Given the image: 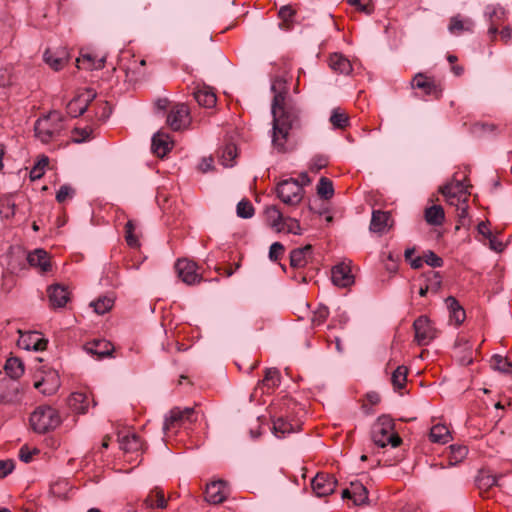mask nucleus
Segmentation results:
<instances>
[{
  "label": "nucleus",
  "instance_id": "obj_1",
  "mask_svg": "<svg viewBox=\"0 0 512 512\" xmlns=\"http://www.w3.org/2000/svg\"><path fill=\"white\" fill-rule=\"evenodd\" d=\"M271 90L274 92L271 105L272 146L278 153H287L293 150L289 144L290 134L301 126V111L294 102L287 100L288 88L283 78H275Z\"/></svg>",
  "mask_w": 512,
  "mask_h": 512
},
{
  "label": "nucleus",
  "instance_id": "obj_2",
  "mask_svg": "<svg viewBox=\"0 0 512 512\" xmlns=\"http://www.w3.org/2000/svg\"><path fill=\"white\" fill-rule=\"evenodd\" d=\"M64 130V117L58 111H51L40 117L34 124L35 137L48 144L57 140Z\"/></svg>",
  "mask_w": 512,
  "mask_h": 512
},
{
  "label": "nucleus",
  "instance_id": "obj_3",
  "mask_svg": "<svg viewBox=\"0 0 512 512\" xmlns=\"http://www.w3.org/2000/svg\"><path fill=\"white\" fill-rule=\"evenodd\" d=\"M371 439L375 445L381 448L388 444L395 448L402 443L401 437L395 432L394 420L388 415L378 417L372 425Z\"/></svg>",
  "mask_w": 512,
  "mask_h": 512
},
{
  "label": "nucleus",
  "instance_id": "obj_4",
  "mask_svg": "<svg viewBox=\"0 0 512 512\" xmlns=\"http://www.w3.org/2000/svg\"><path fill=\"white\" fill-rule=\"evenodd\" d=\"M61 423L58 411L50 406H39L30 416V424L33 430L43 434L53 430Z\"/></svg>",
  "mask_w": 512,
  "mask_h": 512
},
{
  "label": "nucleus",
  "instance_id": "obj_5",
  "mask_svg": "<svg viewBox=\"0 0 512 512\" xmlns=\"http://www.w3.org/2000/svg\"><path fill=\"white\" fill-rule=\"evenodd\" d=\"M278 198L287 205L295 206L303 198L304 190L298 180L290 178L281 181L277 186Z\"/></svg>",
  "mask_w": 512,
  "mask_h": 512
},
{
  "label": "nucleus",
  "instance_id": "obj_6",
  "mask_svg": "<svg viewBox=\"0 0 512 512\" xmlns=\"http://www.w3.org/2000/svg\"><path fill=\"white\" fill-rule=\"evenodd\" d=\"M197 420L195 410L192 407H174L165 417L163 430L165 432L177 429L186 423H193Z\"/></svg>",
  "mask_w": 512,
  "mask_h": 512
},
{
  "label": "nucleus",
  "instance_id": "obj_7",
  "mask_svg": "<svg viewBox=\"0 0 512 512\" xmlns=\"http://www.w3.org/2000/svg\"><path fill=\"white\" fill-rule=\"evenodd\" d=\"M413 329L415 333L414 340L419 346H426L437 337V329L425 315L419 316L414 321Z\"/></svg>",
  "mask_w": 512,
  "mask_h": 512
},
{
  "label": "nucleus",
  "instance_id": "obj_8",
  "mask_svg": "<svg viewBox=\"0 0 512 512\" xmlns=\"http://www.w3.org/2000/svg\"><path fill=\"white\" fill-rule=\"evenodd\" d=\"M23 394V389L17 381L8 378L0 379V404H18L21 402Z\"/></svg>",
  "mask_w": 512,
  "mask_h": 512
},
{
  "label": "nucleus",
  "instance_id": "obj_9",
  "mask_svg": "<svg viewBox=\"0 0 512 512\" xmlns=\"http://www.w3.org/2000/svg\"><path fill=\"white\" fill-rule=\"evenodd\" d=\"M440 193L451 206H459L463 201L468 202L470 193L462 181L456 180L440 188Z\"/></svg>",
  "mask_w": 512,
  "mask_h": 512
},
{
  "label": "nucleus",
  "instance_id": "obj_10",
  "mask_svg": "<svg viewBox=\"0 0 512 512\" xmlns=\"http://www.w3.org/2000/svg\"><path fill=\"white\" fill-rule=\"evenodd\" d=\"M199 267L189 259H178L175 263V270L178 277L187 285H195L202 281V276L198 273Z\"/></svg>",
  "mask_w": 512,
  "mask_h": 512
},
{
  "label": "nucleus",
  "instance_id": "obj_11",
  "mask_svg": "<svg viewBox=\"0 0 512 512\" xmlns=\"http://www.w3.org/2000/svg\"><path fill=\"white\" fill-rule=\"evenodd\" d=\"M411 86L412 88L423 90L425 95L433 96L435 99H440L443 94L441 83L423 73H417L413 77Z\"/></svg>",
  "mask_w": 512,
  "mask_h": 512
},
{
  "label": "nucleus",
  "instance_id": "obj_12",
  "mask_svg": "<svg viewBox=\"0 0 512 512\" xmlns=\"http://www.w3.org/2000/svg\"><path fill=\"white\" fill-rule=\"evenodd\" d=\"M190 122V111L184 103L174 105L167 115V124L174 131L187 128Z\"/></svg>",
  "mask_w": 512,
  "mask_h": 512
},
{
  "label": "nucleus",
  "instance_id": "obj_13",
  "mask_svg": "<svg viewBox=\"0 0 512 512\" xmlns=\"http://www.w3.org/2000/svg\"><path fill=\"white\" fill-rule=\"evenodd\" d=\"M97 93L93 89H86L83 93L74 97L66 106L67 113L71 117L83 115L89 104L96 98Z\"/></svg>",
  "mask_w": 512,
  "mask_h": 512
},
{
  "label": "nucleus",
  "instance_id": "obj_14",
  "mask_svg": "<svg viewBox=\"0 0 512 512\" xmlns=\"http://www.w3.org/2000/svg\"><path fill=\"white\" fill-rule=\"evenodd\" d=\"M337 480L333 475L318 473L311 482L314 493L319 497L332 494L335 491Z\"/></svg>",
  "mask_w": 512,
  "mask_h": 512
},
{
  "label": "nucleus",
  "instance_id": "obj_15",
  "mask_svg": "<svg viewBox=\"0 0 512 512\" xmlns=\"http://www.w3.org/2000/svg\"><path fill=\"white\" fill-rule=\"evenodd\" d=\"M20 337L17 341L18 347L25 350L42 351L46 349L48 341L41 337V334L36 331H29L22 333L19 330Z\"/></svg>",
  "mask_w": 512,
  "mask_h": 512
},
{
  "label": "nucleus",
  "instance_id": "obj_16",
  "mask_svg": "<svg viewBox=\"0 0 512 512\" xmlns=\"http://www.w3.org/2000/svg\"><path fill=\"white\" fill-rule=\"evenodd\" d=\"M229 490L226 482L223 480L213 481L207 484L205 489V499L211 504H220L228 497Z\"/></svg>",
  "mask_w": 512,
  "mask_h": 512
},
{
  "label": "nucleus",
  "instance_id": "obj_17",
  "mask_svg": "<svg viewBox=\"0 0 512 512\" xmlns=\"http://www.w3.org/2000/svg\"><path fill=\"white\" fill-rule=\"evenodd\" d=\"M50 306L54 309L63 308L70 300V292L67 286L54 284L47 288Z\"/></svg>",
  "mask_w": 512,
  "mask_h": 512
},
{
  "label": "nucleus",
  "instance_id": "obj_18",
  "mask_svg": "<svg viewBox=\"0 0 512 512\" xmlns=\"http://www.w3.org/2000/svg\"><path fill=\"white\" fill-rule=\"evenodd\" d=\"M393 226L391 213L388 211L374 210L372 212L370 230L374 233L383 234Z\"/></svg>",
  "mask_w": 512,
  "mask_h": 512
},
{
  "label": "nucleus",
  "instance_id": "obj_19",
  "mask_svg": "<svg viewBox=\"0 0 512 512\" xmlns=\"http://www.w3.org/2000/svg\"><path fill=\"white\" fill-rule=\"evenodd\" d=\"M332 282L334 285L346 288L354 283V276L348 264L340 263L332 268Z\"/></svg>",
  "mask_w": 512,
  "mask_h": 512
},
{
  "label": "nucleus",
  "instance_id": "obj_20",
  "mask_svg": "<svg viewBox=\"0 0 512 512\" xmlns=\"http://www.w3.org/2000/svg\"><path fill=\"white\" fill-rule=\"evenodd\" d=\"M84 349L98 359L110 356L114 351L113 344L105 339H94L84 345Z\"/></svg>",
  "mask_w": 512,
  "mask_h": 512
},
{
  "label": "nucleus",
  "instance_id": "obj_21",
  "mask_svg": "<svg viewBox=\"0 0 512 512\" xmlns=\"http://www.w3.org/2000/svg\"><path fill=\"white\" fill-rule=\"evenodd\" d=\"M27 261L30 266L38 268L42 273L49 272L52 267L49 254L41 248L30 252Z\"/></svg>",
  "mask_w": 512,
  "mask_h": 512
},
{
  "label": "nucleus",
  "instance_id": "obj_22",
  "mask_svg": "<svg viewBox=\"0 0 512 512\" xmlns=\"http://www.w3.org/2000/svg\"><path fill=\"white\" fill-rule=\"evenodd\" d=\"M43 58L46 64H48L53 70L59 71L66 65L69 56L65 49H57L55 51L47 49L44 52Z\"/></svg>",
  "mask_w": 512,
  "mask_h": 512
},
{
  "label": "nucleus",
  "instance_id": "obj_23",
  "mask_svg": "<svg viewBox=\"0 0 512 512\" xmlns=\"http://www.w3.org/2000/svg\"><path fill=\"white\" fill-rule=\"evenodd\" d=\"M502 474H494L489 469H481L476 477V485L481 493L489 491L492 487L498 486V480Z\"/></svg>",
  "mask_w": 512,
  "mask_h": 512
},
{
  "label": "nucleus",
  "instance_id": "obj_24",
  "mask_svg": "<svg viewBox=\"0 0 512 512\" xmlns=\"http://www.w3.org/2000/svg\"><path fill=\"white\" fill-rule=\"evenodd\" d=\"M143 505L147 509H165L167 507V500L165 499L164 491L159 487H155L143 500Z\"/></svg>",
  "mask_w": 512,
  "mask_h": 512
},
{
  "label": "nucleus",
  "instance_id": "obj_25",
  "mask_svg": "<svg viewBox=\"0 0 512 512\" xmlns=\"http://www.w3.org/2000/svg\"><path fill=\"white\" fill-rule=\"evenodd\" d=\"M489 17L490 26L488 28V36L491 42L497 38L498 28L505 17V11L501 7H493L490 12H487Z\"/></svg>",
  "mask_w": 512,
  "mask_h": 512
},
{
  "label": "nucleus",
  "instance_id": "obj_26",
  "mask_svg": "<svg viewBox=\"0 0 512 512\" xmlns=\"http://www.w3.org/2000/svg\"><path fill=\"white\" fill-rule=\"evenodd\" d=\"M172 148L169 136L162 132H157L152 138L151 149L158 157H164Z\"/></svg>",
  "mask_w": 512,
  "mask_h": 512
},
{
  "label": "nucleus",
  "instance_id": "obj_27",
  "mask_svg": "<svg viewBox=\"0 0 512 512\" xmlns=\"http://www.w3.org/2000/svg\"><path fill=\"white\" fill-rule=\"evenodd\" d=\"M313 247L310 244L295 248L290 252V265L293 268H302L307 265V257L311 256Z\"/></svg>",
  "mask_w": 512,
  "mask_h": 512
},
{
  "label": "nucleus",
  "instance_id": "obj_28",
  "mask_svg": "<svg viewBox=\"0 0 512 512\" xmlns=\"http://www.w3.org/2000/svg\"><path fill=\"white\" fill-rule=\"evenodd\" d=\"M445 303L449 310L450 320L454 321L457 326L461 325L466 318V312H465L464 308L460 305L458 300L453 296L447 297L445 299Z\"/></svg>",
  "mask_w": 512,
  "mask_h": 512
},
{
  "label": "nucleus",
  "instance_id": "obj_29",
  "mask_svg": "<svg viewBox=\"0 0 512 512\" xmlns=\"http://www.w3.org/2000/svg\"><path fill=\"white\" fill-rule=\"evenodd\" d=\"M193 97L200 106L205 108H212L217 102L215 93L208 87L195 89Z\"/></svg>",
  "mask_w": 512,
  "mask_h": 512
},
{
  "label": "nucleus",
  "instance_id": "obj_30",
  "mask_svg": "<svg viewBox=\"0 0 512 512\" xmlns=\"http://www.w3.org/2000/svg\"><path fill=\"white\" fill-rule=\"evenodd\" d=\"M266 216L268 224L275 230V232L280 233L285 230V218L276 206L268 207L266 209Z\"/></svg>",
  "mask_w": 512,
  "mask_h": 512
},
{
  "label": "nucleus",
  "instance_id": "obj_31",
  "mask_svg": "<svg viewBox=\"0 0 512 512\" xmlns=\"http://www.w3.org/2000/svg\"><path fill=\"white\" fill-rule=\"evenodd\" d=\"M474 22L471 19H463L459 14L450 18L448 30L452 34L472 32Z\"/></svg>",
  "mask_w": 512,
  "mask_h": 512
},
{
  "label": "nucleus",
  "instance_id": "obj_32",
  "mask_svg": "<svg viewBox=\"0 0 512 512\" xmlns=\"http://www.w3.org/2000/svg\"><path fill=\"white\" fill-rule=\"evenodd\" d=\"M69 407L78 414H84L88 410L89 399L85 393L75 392L68 398Z\"/></svg>",
  "mask_w": 512,
  "mask_h": 512
},
{
  "label": "nucleus",
  "instance_id": "obj_33",
  "mask_svg": "<svg viewBox=\"0 0 512 512\" xmlns=\"http://www.w3.org/2000/svg\"><path fill=\"white\" fill-rule=\"evenodd\" d=\"M329 66L335 72L349 74L352 71V64L342 54L334 53L329 58Z\"/></svg>",
  "mask_w": 512,
  "mask_h": 512
},
{
  "label": "nucleus",
  "instance_id": "obj_34",
  "mask_svg": "<svg viewBox=\"0 0 512 512\" xmlns=\"http://www.w3.org/2000/svg\"><path fill=\"white\" fill-rule=\"evenodd\" d=\"M8 379L16 381L24 374V364L18 357H10L7 359L4 366Z\"/></svg>",
  "mask_w": 512,
  "mask_h": 512
},
{
  "label": "nucleus",
  "instance_id": "obj_35",
  "mask_svg": "<svg viewBox=\"0 0 512 512\" xmlns=\"http://www.w3.org/2000/svg\"><path fill=\"white\" fill-rule=\"evenodd\" d=\"M77 67L79 69L94 70L102 69L105 64V58L96 59L91 54H82L76 59Z\"/></svg>",
  "mask_w": 512,
  "mask_h": 512
},
{
  "label": "nucleus",
  "instance_id": "obj_36",
  "mask_svg": "<svg viewBox=\"0 0 512 512\" xmlns=\"http://www.w3.org/2000/svg\"><path fill=\"white\" fill-rule=\"evenodd\" d=\"M119 442L120 448L125 452H137L141 450L143 446L141 438L135 433L119 438Z\"/></svg>",
  "mask_w": 512,
  "mask_h": 512
},
{
  "label": "nucleus",
  "instance_id": "obj_37",
  "mask_svg": "<svg viewBox=\"0 0 512 512\" xmlns=\"http://www.w3.org/2000/svg\"><path fill=\"white\" fill-rule=\"evenodd\" d=\"M445 219V213L440 205H432L425 210V220L428 224L439 226Z\"/></svg>",
  "mask_w": 512,
  "mask_h": 512
},
{
  "label": "nucleus",
  "instance_id": "obj_38",
  "mask_svg": "<svg viewBox=\"0 0 512 512\" xmlns=\"http://www.w3.org/2000/svg\"><path fill=\"white\" fill-rule=\"evenodd\" d=\"M352 489V501L356 506L364 505L368 502V490L359 481L350 483Z\"/></svg>",
  "mask_w": 512,
  "mask_h": 512
},
{
  "label": "nucleus",
  "instance_id": "obj_39",
  "mask_svg": "<svg viewBox=\"0 0 512 512\" xmlns=\"http://www.w3.org/2000/svg\"><path fill=\"white\" fill-rule=\"evenodd\" d=\"M429 438L433 443L446 444L450 441L451 435L445 425L437 424L431 428Z\"/></svg>",
  "mask_w": 512,
  "mask_h": 512
},
{
  "label": "nucleus",
  "instance_id": "obj_40",
  "mask_svg": "<svg viewBox=\"0 0 512 512\" xmlns=\"http://www.w3.org/2000/svg\"><path fill=\"white\" fill-rule=\"evenodd\" d=\"M296 15V10L291 5L282 6L279 10L278 16L281 19V27L290 30L294 25V16Z\"/></svg>",
  "mask_w": 512,
  "mask_h": 512
},
{
  "label": "nucleus",
  "instance_id": "obj_41",
  "mask_svg": "<svg viewBox=\"0 0 512 512\" xmlns=\"http://www.w3.org/2000/svg\"><path fill=\"white\" fill-rule=\"evenodd\" d=\"M281 375L277 368H267L265 370L264 378L258 383V385H262L264 387L275 388L280 384Z\"/></svg>",
  "mask_w": 512,
  "mask_h": 512
},
{
  "label": "nucleus",
  "instance_id": "obj_42",
  "mask_svg": "<svg viewBox=\"0 0 512 512\" xmlns=\"http://www.w3.org/2000/svg\"><path fill=\"white\" fill-rule=\"evenodd\" d=\"M408 368L404 365L398 366L392 373L391 382L395 390L404 388L407 381Z\"/></svg>",
  "mask_w": 512,
  "mask_h": 512
},
{
  "label": "nucleus",
  "instance_id": "obj_43",
  "mask_svg": "<svg viewBox=\"0 0 512 512\" xmlns=\"http://www.w3.org/2000/svg\"><path fill=\"white\" fill-rule=\"evenodd\" d=\"M114 305V298L111 296L99 297L97 300L91 302L90 306L94 308V311L103 315L110 311Z\"/></svg>",
  "mask_w": 512,
  "mask_h": 512
},
{
  "label": "nucleus",
  "instance_id": "obj_44",
  "mask_svg": "<svg viewBox=\"0 0 512 512\" xmlns=\"http://www.w3.org/2000/svg\"><path fill=\"white\" fill-rule=\"evenodd\" d=\"M51 379L52 382L48 386V380L43 378L42 380L35 382L34 387L39 389L43 395H52L57 391L59 382L58 377L55 374L51 376Z\"/></svg>",
  "mask_w": 512,
  "mask_h": 512
},
{
  "label": "nucleus",
  "instance_id": "obj_45",
  "mask_svg": "<svg viewBox=\"0 0 512 512\" xmlns=\"http://www.w3.org/2000/svg\"><path fill=\"white\" fill-rule=\"evenodd\" d=\"M491 366L493 369L502 373L512 374V362L508 358L496 354L491 359Z\"/></svg>",
  "mask_w": 512,
  "mask_h": 512
},
{
  "label": "nucleus",
  "instance_id": "obj_46",
  "mask_svg": "<svg viewBox=\"0 0 512 512\" xmlns=\"http://www.w3.org/2000/svg\"><path fill=\"white\" fill-rule=\"evenodd\" d=\"M317 194L325 200L332 198L334 195L332 181L326 177H321L317 185Z\"/></svg>",
  "mask_w": 512,
  "mask_h": 512
},
{
  "label": "nucleus",
  "instance_id": "obj_47",
  "mask_svg": "<svg viewBox=\"0 0 512 512\" xmlns=\"http://www.w3.org/2000/svg\"><path fill=\"white\" fill-rule=\"evenodd\" d=\"M468 454V448L464 445H451L449 465L453 466L463 461Z\"/></svg>",
  "mask_w": 512,
  "mask_h": 512
},
{
  "label": "nucleus",
  "instance_id": "obj_48",
  "mask_svg": "<svg viewBox=\"0 0 512 512\" xmlns=\"http://www.w3.org/2000/svg\"><path fill=\"white\" fill-rule=\"evenodd\" d=\"M237 156V147L233 143L225 145L221 153V162L225 167L233 166V162Z\"/></svg>",
  "mask_w": 512,
  "mask_h": 512
},
{
  "label": "nucleus",
  "instance_id": "obj_49",
  "mask_svg": "<svg viewBox=\"0 0 512 512\" xmlns=\"http://www.w3.org/2000/svg\"><path fill=\"white\" fill-rule=\"evenodd\" d=\"M273 431L274 434L280 438L284 437L285 434L291 433L293 431V426L284 418L279 417L273 421Z\"/></svg>",
  "mask_w": 512,
  "mask_h": 512
},
{
  "label": "nucleus",
  "instance_id": "obj_50",
  "mask_svg": "<svg viewBox=\"0 0 512 512\" xmlns=\"http://www.w3.org/2000/svg\"><path fill=\"white\" fill-rule=\"evenodd\" d=\"M135 223L133 220H128L125 225V241L127 245L131 248H137L139 247L140 243L135 235Z\"/></svg>",
  "mask_w": 512,
  "mask_h": 512
},
{
  "label": "nucleus",
  "instance_id": "obj_51",
  "mask_svg": "<svg viewBox=\"0 0 512 512\" xmlns=\"http://www.w3.org/2000/svg\"><path fill=\"white\" fill-rule=\"evenodd\" d=\"M330 122L334 128L344 129L349 124V117L346 113L340 111V109H335L330 117Z\"/></svg>",
  "mask_w": 512,
  "mask_h": 512
},
{
  "label": "nucleus",
  "instance_id": "obj_52",
  "mask_svg": "<svg viewBox=\"0 0 512 512\" xmlns=\"http://www.w3.org/2000/svg\"><path fill=\"white\" fill-rule=\"evenodd\" d=\"M457 210L458 222L456 225V229H460V227H468L470 224V219L468 217V202L463 201L459 206H455Z\"/></svg>",
  "mask_w": 512,
  "mask_h": 512
},
{
  "label": "nucleus",
  "instance_id": "obj_53",
  "mask_svg": "<svg viewBox=\"0 0 512 512\" xmlns=\"http://www.w3.org/2000/svg\"><path fill=\"white\" fill-rule=\"evenodd\" d=\"M237 216L244 219H249L254 215V207L252 203L247 199H242L237 204Z\"/></svg>",
  "mask_w": 512,
  "mask_h": 512
},
{
  "label": "nucleus",
  "instance_id": "obj_54",
  "mask_svg": "<svg viewBox=\"0 0 512 512\" xmlns=\"http://www.w3.org/2000/svg\"><path fill=\"white\" fill-rule=\"evenodd\" d=\"M425 277L427 281L426 285L432 292L437 293L442 285V279L439 272L429 271L427 274H425Z\"/></svg>",
  "mask_w": 512,
  "mask_h": 512
},
{
  "label": "nucleus",
  "instance_id": "obj_55",
  "mask_svg": "<svg viewBox=\"0 0 512 512\" xmlns=\"http://www.w3.org/2000/svg\"><path fill=\"white\" fill-rule=\"evenodd\" d=\"M349 4L368 15L374 12V5L371 0H349Z\"/></svg>",
  "mask_w": 512,
  "mask_h": 512
},
{
  "label": "nucleus",
  "instance_id": "obj_56",
  "mask_svg": "<svg viewBox=\"0 0 512 512\" xmlns=\"http://www.w3.org/2000/svg\"><path fill=\"white\" fill-rule=\"evenodd\" d=\"M328 165V158L324 155H316L313 157L310 163V171L319 172L321 169L325 168Z\"/></svg>",
  "mask_w": 512,
  "mask_h": 512
},
{
  "label": "nucleus",
  "instance_id": "obj_57",
  "mask_svg": "<svg viewBox=\"0 0 512 512\" xmlns=\"http://www.w3.org/2000/svg\"><path fill=\"white\" fill-rule=\"evenodd\" d=\"M424 261L427 265L433 268L441 267L443 265V259L431 250L424 253Z\"/></svg>",
  "mask_w": 512,
  "mask_h": 512
},
{
  "label": "nucleus",
  "instance_id": "obj_58",
  "mask_svg": "<svg viewBox=\"0 0 512 512\" xmlns=\"http://www.w3.org/2000/svg\"><path fill=\"white\" fill-rule=\"evenodd\" d=\"M329 310L326 306H319L312 317L313 325H321L328 317Z\"/></svg>",
  "mask_w": 512,
  "mask_h": 512
},
{
  "label": "nucleus",
  "instance_id": "obj_59",
  "mask_svg": "<svg viewBox=\"0 0 512 512\" xmlns=\"http://www.w3.org/2000/svg\"><path fill=\"white\" fill-rule=\"evenodd\" d=\"M92 133V129L90 127L85 128H74L73 135H74V142L81 143L90 138V135Z\"/></svg>",
  "mask_w": 512,
  "mask_h": 512
},
{
  "label": "nucleus",
  "instance_id": "obj_60",
  "mask_svg": "<svg viewBox=\"0 0 512 512\" xmlns=\"http://www.w3.org/2000/svg\"><path fill=\"white\" fill-rule=\"evenodd\" d=\"M286 224H285V230L287 233H292L295 235H301L302 229L299 224V221L294 218L287 217L285 218Z\"/></svg>",
  "mask_w": 512,
  "mask_h": 512
},
{
  "label": "nucleus",
  "instance_id": "obj_61",
  "mask_svg": "<svg viewBox=\"0 0 512 512\" xmlns=\"http://www.w3.org/2000/svg\"><path fill=\"white\" fill-rule=\"evenodd\" d=\"M74 189L69 185H62L56 193V200L63 203L67 198L72 197Z\"/></svg>",
  "mask_w": 512,
  "mask_h": 512
},
{
  "label": "nucleus",
  "instance_id": "obj_62",
  "mask_svg": "<svg viewBox=\"0 0 512 512\" xmlns=\"http://www.w3.org/2000/svg\"><path fill=\"white\" fill-rule=\"evenodd\" d=\"M284 246L280 243V242H274L271 246H270V250H269V258L271 261H277L278 259L281 258V256L283 255L284 253Z\"/></svg>",
  "mask_w": 512,
  "mask_h": 512
},
{
  "label": "nucleus",
  "instance_id": "obj_63",
  "mask_svg": "<svg viewBox=\"0 0 512 512\" xmlns=\"http://www.w3.org/2000/svg\"><path fill=\"white\" fill-rule=\"evenodd\" d=\"M38 453V449L34 448L30 450L28 446L24 445L19 450V459L24 463H29L32 461L33 455Z\"/></svg>",
  "mask_w": 512,
  "mask_h": 512
},
{
  "label": "nucleus",
  "instance_id": "obj_64",
  "mask_svg": "<svg viewBox=\"0 0 512 512\" xmlns=\"http://www.w3.org/2000/svg\"><path fill=\"white\" fill-rule=\"evenodd\" d=\"M15 467L14 461L11 459L0 460V478H5Z\"/></svg>",
  "mask_w": 512,
  "mask_h": 512
}]
</instances>
